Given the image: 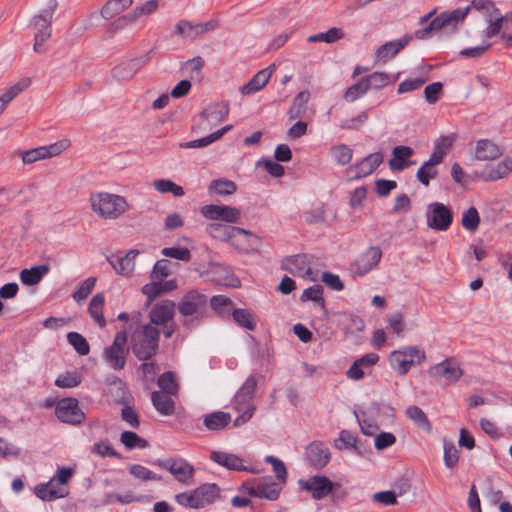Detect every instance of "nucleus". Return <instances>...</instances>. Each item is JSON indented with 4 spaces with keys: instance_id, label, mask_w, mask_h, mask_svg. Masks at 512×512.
Returning a JSON list of instances; mask_svg holds the SVG:
<instances>
[{
    "instance_id": "obj_13",
    "label": "nucleus",
    "mask_w": 512,
    "mask_h": 512,
    "mask_svg": "<svg viewBox=\"0 0 512 512\" xmlns=\"http://www.w3.org/2000/svg\"><path fill=\"white\" fill-rule=\"evenodd\" d=\"M55 414L61 422L71 425L81 424L85 419L84 412L79 408L78 400L73 397L59 400Z\"/></svg>"
},
{
    "instance_id": "obj_21",
    "label": "nucleus",
    "mask_w": 512,
    "mask_h": 512,
    "mask_svg": "<svg viewBox=\"0 0 512 512\" xmlns=\"http://www.w3.org/2000/svg\"><path fill=\"white\" fill-rule=\"evenodd\" d=\"M139 251L132 249L126 254L117 253L107 257V261L119 275H129L135 267V258Z\"/></svg>"
},
{
    "instance_id": "obj_27",
    "label": "nucleus",
    "mask_w": 512,
    "mask_h": 512,
    "mask_svg": "<svg viewBox=\"0 0 512 512\" xmlns=\"http://www.w3.org/2000/svg\"><path fill=\"white\" fill-rule=\"evenodd\" d=\"M511 172L512 158L505 157L497 164L487 165L482 172V177L486 181H496L506 178Z\"/></svg>"
},
{
    "instance_id": "obj_39",
    "label": "nucleus",
    "mask_w": 512,
    "mask_h": 512,
    "mask_svg": "<svg viewBox=\"0 0 512 512\" xmlns=\"http://www.w3.org/2000/svg\"><path fill=\"white\" fill-rule=\"evenodd\" d=\"M157 385L161 389L160 392L170 395H177L179 391V384L176 374L172 371L162 373L157 380Z\"/></svg>"
},
{
    "instance_id": "obj_46",
    "label": "nucleus",
    "mask_w": 512,
    "mask_h": 512,
    "mask_svg": "<svg viewBox=\"0 0 512 512\" xmlns=\"http://www.w3.org/2000/svg\"><path fill=\"white\" fill-rule=\"evenodd\" d=\"M344 37V32L341 28H330L326 32H320L308 37V42H326V43H334Z\"/></svg>"
},
{
    "instance_id": "obj_16",
    "label": "nucleus",
    "mask_w": 512,
    "mask_h": 512,
    "mask_svg": "<svg viewBox=\"0 0 512 512\" xmlns=\"http://www.w3.org/2000/svg\"><path fill=\"white\" fill-rule=\"evenodd\" d=\"M430 214L427 216L428 226L439 231H446L450 227L453 215L449 207L443 203L434 202L429 205Z\"/></svg>"
},
{
    "instance_id": "obj_26",
    "label": "nucleus",
    "mask_w": 512,
    "mask_h": 512,
    "mask_svg": "<svg viewBox=\"0 0 512 512\" xmlns=\"http://www.w3.org/2000/svg\"><path fill=\"white\" fill-rule=\"evenodd\" d=\"M306 459L310 466L322 469L330 460L329 449L320 442H313L307 447Z\"/></svg>"
},
{
    "instance_id": "obj_4",
    "label": "nucleus",
    "mask_w": 512,
    "mask_h": 512,
    "mask_svg": "<svg viewBox=\"0 0 512 512\" xmlns=\"http://www.w3.org/2000/svg\"><path fill=\"white\" fill-rule=\"evenodd\" d=\"M207 297L196 290L187 292L177 304L178 312L184 317H192L183 321V325L194 327L205 317Z\"/></svg>"
},
{
    "instance_id": "obj_44",
    "label": "nucleus",
    "mask_w": 512,
    "mask_h": 512,
    "mask_svg": "<svg viewBox=\"0 0 512 512\" xmlns=\"http://www.w3.org/2000/svg\"><path fill=\"white\" fill-rule=\"evenodd\" d=\"M504 22L507 23V13L505 15H501L500 12L498 15L486 20L487 27L484 30V36L486 38H492L497 35L501 36Z\"/></svg>"
},
{
    "instance_id": "obj_25",
    "label": "nucleus",
    "mask_w": 512,
    "mask_h": 512,
    "mask_svg": "<svg viewBox=\"0 0 512 512\" xmlns=\"http://www.w3.org/2000/svg\"><path fill=\"white\" fill-rule=\"evenodd\" d=\"M210 460L218 465L234 471H249L255 472L254 468H248L243 465V460L235 454L224 451H212Z\"/></svg>"
},
{
    "instance_id": "obj_48",
    "label": "nucleus",
    "mask_w": 512,
    "mask_h": 512,
    "mask_svg": "<svg viewBox=\"0 0 512 512\" xmlns=\"http://www.w3.org/2000/svg\"><path fill=\"white\" fill-rule=\"evenodd\" d=\"M153 187L160 193H172L176 197H182L184 189L169 179H157L153 182Z\"/></svg>"
},
{
    "instance_id": "obj_31",
    "label": "nucleus",
    "mask_w": 512,
    "mask_h": 512,
    "mask_svg": "<svg viewBox=\"0 0 512 512\" xmlns=\"http://www.w3.org/2000/svg\"><path fill=\"white\" fill-rule=\"evenodd\" d=\"M171 396L160 391H153L151 393V402L159 414L171 416L175 413V401Z\"/></svg>"
},
{
    "instance_id": "obj_7",
    "label": "nucleus",
    "mask_w": 512,
    "mask_h": 512,
    "mask_svg": "<svg viewBox=\"0 0 512 512\" xmlns=\"http://www.w3.org/2000/svg\"><path fill=\"white\" fill-rule=\"evenodd\" d=\"M316 261L317 258L312 254H295L282 259L281 269L294 276L315 281L316 276L312 271V266L315 265Z\"/></svg>"
},
{
    "instance_id": "obj_14",
    "label": "nucleus",
    "mask_w": 512,
    "mask_h": 512,
    "mask_svg": "<svg viewBox=\"0 0 512 512\" xmlns=\"http://www.w3.org/2000/svg\"><path fill=\"white\" fill-rule=\"evenodd\" d=\"M67 148L65 142H56L48 146H40L33 149L19 151L17 155L21 157L24 164H32L38 160L51 158L59 155Z\"/></svg>"
},
{
    "instance_id": "obj_22",
    "label": "nucleus",
    "mask_w": 512,
    "mask_h": 512,
    "mask_svg": "<svg viewBox=\"0 0 512 512\" xmlns=\"http://www.w3.org/2000/svg\"><path fill=\"white\" fill-rule=\"evenodd\" d=\"M382 162L383 155L381 152H375L352 165L348 171L354 174V179H360L372 174Z\"/></svg>"
},
{
    "instance_id": "obj_30",
    "label": "nucleus",
    "mask_w": 512,
    "mask_h": 512,
    "mask_svg": "<svg viewBox=\"0 0 512 512\" xmlns=\"http://www.w3.org/2000/svg\"><path fill=\"white\" fill-rule=\"evenodd\" d=\"M502 155L500 147L489 139L477 141L475 146V158L479 161L494 160Z\"/></svg>"
},
{
    "instance_id": "obj_58",
    "label": "nucleus",
    "mask_w": 512,
    "mask_h": 512,
    "mask_svg": "<svg viewBox=\"0 0 512 512\" xmlns=\"http://www.w3.org/2000/svg\"><path fill=\"white\" fill-rule=\"evenodd\" d=\"M96 277H89L85 279L77 288V290L72 294L73 299L80 303L85 300L88 295L92 292L96 284Z\"/></svg>"
},
{
    "instance_id": "obj_12",
    "label": "nucleus",
    "mask_w": 512,
    "mask_h": 512,
    "mask_svg": "<svg viewBox=\"0 0 512 512\" xmlns=\"http://www.w3.org/2000/svg\"><path fill=\"white\" fill-rule=\"evenodd\" d=\"M298 485L300 489L310 492L315 500L324 499L332 494L336 487H339V484L333 483L328 477L320 475L308 479H299Z\"/></svg>"
},
{
    "instance_id": "obj_9",
    "label": "nucleus",
    "mask_w": 512,
    "mask_h": 512,
    "mask_svg": "<svg viewBox=\"0 0 512 512\" xmlns=\"http://www.w3.org/2000/svg\"><path fill=\"white\" fill-rule=\"evenodd\" d=\"M129 349L127 347V332L116 333L112 344L104 349L103 356L110 368L122 370L126 365Z\"/></svg>"
},
{
    "instance_id": "obj_19",
    "label": "nucleus",
    "mask_w": 512,
    "mask_h": 512,
    "mask_svg": "<svg viewBox=\"0 0 512 512\" xmlns=\"http://www.w3.org/2000/svg\"><path fill=\"white\" fill-rule=\"evenodd\" d=\"M412 38V35L405 34L400 39L389 41L381 45L374 54L375 61L382 64L387 63L391 58H393L402 49H404L412 40Z\"/></svg>"
},
{
    "instance_id": "obj_17",
    "label": "nucleus",
    "mask_w": 512,
    "mask_h": 512,
    "mask_svg": "<svg viewBox=\"0 0 512 512\" xmlns=\"http://www.w3.org/2000/svg\"><path fill=\"white\" fill-rule=\"evenodd\" d=\"M154 465L168 470L179 482L186 483L192 478L194 468L183 459L156 460Z\"/></svg>"
},
{
    "instance_id": "obj_50",
    "label": "nucleus",
    "mask_w": 512,
    "mask_h": 512,
    "mask_svg": "<svg viewBox=\"0 0 512 512\" xmlns=\"http://www.w3.org/2000/svg\"><path fill=\"white\" fill-rule=\"evenodd\" d=\"M369 89L379 90L388 86L392 79L386 72L376 71L364 77Z\"/></svg>"
},
{
    "instance_id": "obj_33",
    "label": "nucleus",
    "mask_w": 512,
    "mask_h": 512,
    "mask_svg": "<svg viewBox=\"0 0 512 512\" xmlns=\"http://www.w3.org/2000/svg\"><path fill=\"white\" fill-rule=\"evenodd\" d=\"M231 422V415L223 411L212 412L204 416V426L210 431H220Z\"/></svg>"
},
{
    "instance_id": "obj_3",
    "label": "nucleus",
    "mask_w": 512,
    "mask_h": 512,
    "mask_svg": "<svg viewBox=\"0 0 512 512\" xmlns=\"http://www.w3.org/2000/svg\"><path fill=\"white\" fill-rule=\"evenodd\" d=\"M160 331L151 324H144L134 331L131 337V349L140 361L151 359L158 351Z\"/></svg>"
},
{
    "instance_id": "obj_23",
    "label": "nucleus",
    "mask_w": 512,
    "mask_h": 512,
    "mask_svg": "<svg viewBox=\"0 0 512 512\" xmlns=\"http://www.w3.org/2000/svg\"><path fill=\"white\" fill-rule=\"evenodd\" d=\"M175 303L170 300L156 304L149 312V323L155 327L174 320Z\"/></svg>"
},
{
    "instance_id": "obj_10",
    "label": "nucleus",
    "mask_w": 512,
    "mask_h": 512,
    "mask_svg": "<svg viewBox=\"0 0 512 512\" xmlns=\"http://www.w3.org/2000/svg\"><path fill=\"white\" fill-rule=\"evenodd\" d=\"M428 374L440 385L448 386L460 379L463 375V370L456 360L446 358L442 362L431 366L428 369Z\"/></svg>"
},
{
    "instance_id": "obj_32",
    "label": "nucleus",
    "mask_w": 512,
    "mask_h": 512,
    "mask_svg": "<svg viewBox=\"0 0 512 512\" xmlns=\"http://www.w3.org/2000/svg\"><path fill=\"white\" fill-rule=\"evenodd\" d=\"M49 271L50 266L47 264L34 266L30 269H23L19 275L20 281L24 285L34 286L38 284Z\"/></svg>"
},
{
    "instance_id": "obj_5",
    "label": "nucleus",
    "mask_w": 512,
    "mask_h": 512,
    "mask_svg": "<svg viewBox=\"0 0 512 512\" xmlns=\"http://www.w3.org/2000/svg\"><path fill=\"white\" fill-rule=\"evenodd\" d=\"M255 391L256 379L253 377V375H251L234 396L233 406L238 412L241 413L235 419L234 426H241L252 418L255 409Z\"/></svg>"
},
{
    "instance_id": "obj_54",
    "label": "nucleus",
    "mask_w": 512,
    "mask_h": 512,
    "mask_svg": "<svg viewBox=\"0 0 512 512\" xmlns=\"http://www.w3.org/2000/svg\"><path fill=\"white\" fill-rule=\"evenodd\" d=\"M300 300L302 302L313 301L319 307L323 308L325 306V301L323 298V287L319 284L308 287L303 291Z\"/></svg>"
},
{
    "instance_id": "obj_61",
    "label": "nucleus",
    "mask_w": 512,
    "mask_h": 512,
    "mask_svg": "<svg viewBox=\"0 0 512 512\" xmlns=\"http://www.w3.org/2000/svg\"><path fill=\"white\" fill-rule=\"evenodd\" d=\"M81 383V376L77 372H66L60 374L56 380L55 385L60 388H73Z\"/></svg>"
},
{
    "instance_id": "obj_62",
    "label": "nucleus",
    "mask_w": 512,
    "mask_h": 512,
    "mask_svg": "<svg viewBox=\"0 0 512 512\" xmlns=\"http://www.w3.org/2000/svg\"><path fill=\"white\" fill-rule=\"evenodd\" d=\"M129 472L132 476H134L137 479H140L142 481H149V480H155L160 481L162 478L161 476H158L153 471L149 470L148 468L139 465V464H133L129 467Z\"/></svg>"
},
{
    "instance_id": "obj_43",
    "label": "nucleus",
    "mask_w": 512,
    "mask_h": 512,
    "mask_svg": "<svg viewBox=\"0 0 512 512\" xmlns=\"http://www.w3.org/2000/svg\"><path fill=\"white\" fill-rule=\"evenodd\" d=\"M120 441L127 450H132L136 447L144 449L149 446L147 440L141 438L133 431H123L120 435Z\"/></svg>"
},
{
    "instance_id": "obj_28",
    "label": "nucleus",
    "mask_w": 512,
    "mask_h": 512,
    "mask_svg": "<svg viewBox=\"0 0 512 512\" xmlns=\"http://www.w3.org/2000/svg\"><path fill=\"white\" fill-rule=\"evenodd\" d=\"M219 487L216 484L206 483L193 490L196 509L204 508L215 501L219 495Z\"/></svg>"
},
{
    "instance_id": "obj_64",
    "label": "nucleus",
    "mask_w": 512,
    "mask_h": 512,
    "mask_svg": "<svg viewBox=\"0 0 512 512\" xmlns=\"http://www.w3.org/2000/svg\"><path fill=\"white\" fill-rule=\"evenodd\" d=\"M459 453L453 442H444V463L447 468H454L457 465Z\"/></svg>"
},
{
    "instance_id": "obj_40",
    "label": "nucleus",
    "mask_w": 512,
    "mask_h": 512,
    "mask_svg": "<svg viewBox=\"0 0 512 512\" xmlns=\"http://www.w3.org/2000/svg\"><path fill=\"white\" fill-rule=\"evenodd\" d=\"M407 417L420 429L424 431L431 430L430 421L425 412L416 405H411L406 409Z\"/></svg>"
},
{
    "instance_id": "obj_51",
    "label": "nucleus",
    "mask_w": 512,
    "mask_h": 512,
    "mask_svg": "<svg viewBox=\"0 0 512 512\" xmlns=\"http://www.w3.org/2000/svg\"><path fill=\"white\" fill-rule=\"evenodd\" d=\"M35 494L43 501H53L66 496L65 490H50L49 484L40 483L35 487Z\"/></svg>"
},
{
    "instance_id": "obj_15",
    "label": "nucleus",
    "mask_w": 512,
    "mask_h": 512,
    "mask_svg": "<svg viewBox=\"0 0 512 512\" xmlns=\"http://www.w3.org/2000/svg\"><path fill=\"white\" fill-rule=\"evenodd\" d=\"M201 214L209 220L236 223L241 217L238 208L227 205L208 204L201 208Z\"/></svg>"
},
{
    "instance_id": "obj_35",
    "label": "nucleus",
    "mask_w": 512,
    "mask_h": 512,
    "mask_svg": "<svg viewBox=\"0 0 512 512\" xmlns=\"http://www.w3.org/2000/svg\"><path fill=\"white\" fill-rule=\"evenodd\" d=\"M229 113V107L226 103H216L209 105L202 113L208 123L216 124L225 120Z\"/></svg>"
},
{
    "instance_id": "obj_45",
    "label": "nucleus",
    "mask_w": 512,
    "mask_h": 512,
    "mask_svg": "<svg viewBox=\"0 0 512 512\" xmlns=\"http://www.w3.org/2000/svg\"><path fill=\"white\" fill-rule=\"evenodd\" d=\"M333 160L340 166L350 163L353 157V150L346 144H338L331 148Z\"/></svg>"
},
{
    "instance_id": "obj_6",
    "label": "nucleus",
    "mask_w": 512,
    "mask_h": 512,
    "mask_svg": "<svg viewBox=\"0 0 512 512\" xmlns=\"http://www.w3.org/2000/svg\"><path fill=\"white\" fill-rule=\"evenodd\" d=\"M425 359V351L417 346H405L389 355L390 365L399 375H406L412 366L421 364Z\"/></svg>"
},
{
    "instance_id": "obj_52",
    "label": "nucleus",
    "mask_w": 512,
    "mask_h": 512,
    "mask_svg": "<svg viewBox=\"0 0 512 512\" xmlns=\"http://www.w3.org/2000/svg\"><path fill=\"white\" fill-rule=\"evenodd\" d=\"M68 343L73 346L75 351L81 355L86 356L90 352V346L87 340L78 332H69L67 334Z\"/></svg>"
},
{
    "instance_id": "obj_57",
    "label": "nucleus",
    "mask_w": 512,
    "mask_h": 512,
    "mask_svg": "<svg viewBox=\"0 0 512 512\" xmlns=\"http://www.w3.org/2000/svg\"><path fill=\"white\" fill-rule=\"evenodd\" d=\"M171 262L167 259L158 260L150 273L151 280L163 282L166 277L171 273Z\"/></svg>"
},
{
    "instance_id": "obj_47",
    "label": "nucleus",
    "mask_w": 512,
    "mask_h": 512,
    "mask_svg": "<svg viewBox=\"0 0 512 512\" xmlns=\"http://www.w3.org/2000/svg\"><path fill=\"white\" fill-rule=\"evenodd\" d=\"M236 190L237 185L235 182L222 179L213 180L208 187L209 193H216L222 196L231 195L235 193Z\"/></svg>"
},
{
    "instance_id": "obj_34",
    "label": "nucleus",
    "mask_w": 512,
    "mask_h": 512,
    "mask_svg": "<svg viewBox=\"0 0 512 512\" xmlns=\"http://www.w3.org/2000/svg\"><path fill=\"white\" fill-rule=\"evenodd\" d=\"M105 303V296L103 293H97L92 297L88 306V313L99 325L100 328L106 326V320L103 315V307Z\"/></svg>"
},
{
    "instance_id": "obj_63",
    "label": "nucleus",
    "mask_w": 512,
    "mask_h": 512,
    "mask_svg": "<svg viewBox=\"0 0 512 512\" xmlns=\"http://www.w3.org/2000/svg\"><path fill=\"white\" fill-rule=\"evenodd\" d=\"M357 438L349 430H342L339 433V437L335 440V447L339 450L356 448Z\"/></svg>"
},
{
    "instance_id": "obj_49",
    "label": "nucleus",
    "mask_w": 512,
    "mask_h": 512,
    "mask_svg": "<svg viewBox=\"0 0 512 512\" xmlns=\"http://www.w3.org/2000/svg\"><path fill=\"white\" fill-rule=\"evenodd\" d=\"M212 309L221 316L230 314L233 311V302L224 295H215L210 299Z\"/></svg>"
},
{
    "instance_id": "obj_8",
    "label": "nucleus",
    "mask_w": 512,
    "mask_h": 512,
    "mask_svg": "<svg viewBox=\"0 0 512 512\" xmlns=\"http://www.w3.org/2000/svg\"><path fill=\"white\" fill-rule=\"evenodd\" d=\"M58 3L56 0H49L47 7L43 9L38 15L33 17V26L35 32V43L34 51L41 52V45L47 41L51 36V23L55 10L57 9Z\"/></svg>"
},
{
    "instance_id": "obj_38",
    "label": "nucleus",
    "mask_w": 512,
    "mask_h": 512,
    "mask_svg": "<svg viewBox=\"0 0 512 512\" xmlns=\"http://www.w3.org/2000/svg\"><path fill=\"white\" fill-rule=\"evenodd\" d=\"M132 0H109L101 9L103 18L109 20L122 13L132 5Z\"/></svg>"
},
{
    "instance_id": "obj_24",
    "label": "nucleus",
    "mask_w": 512,
    "mask_h": 512,
    "mask_svg": "<svg viewBox=\"0 0 512 512\" xmlns=\"http://www.w3.org/2000/svg\"><path fill=\"white\" fill-rule=\"evenodd\" d=\"M206 231L211 237L220 241H231L237 235L252 236V232L243 228L219 223L208 224Z\"/></svg>"
},
{
    "instance_id": "obj_56",
    "label": "nucleus",
    "mask_w": 512,
    "mask_h": 512,
    "mask_svg": "<svg viewBox=\"0 0 512 512\" xmlns=\"http://www.w3.org/2000/svg\"><path fill=\"white\" fill-rule=\"evenodd\" d=\"M240 491L244 494L242 496L236 495L232 498V505L235 507H246L251 503L250 498L246 495L256 496V487L254 485H249L248 483H243L240 487Z\"/></svg>"
},
{
    "instance_id": "obj_59",
    "label": "nucleus",
    "mask_w": 512,
    "mask_h": 512,
    "mask_svg": "<svg viewBox=\"0 0 512 512\" xmlns=\"http://www.w3.org/2000/svg\"><path fill=\"white\" fill-rule=\"evenodd\" d=\"M369 118L367 111H361L355 117L340 122L339 127L343 130H359Z\"/></svg>"
},
{
    "instance_id": "obj_2",
    "label": "nucleus",
    "mask_w": 512,
    "mask_h": 512,
    "mask_svg": "<svg viewBox=\"0 0 512 512\" xmlns=\"http://www.w3.org/2000/svg\"><path fill=\"white\" fill-rule=\"evenodd\" d=\"M89 203L92 211L104 220H116L130 209L125 197L108 192L92 193Z\"/></svg>"
},
{
    "instance_id": "obj_18",
    "label": "nucleus",
    "mask_w": 512,
    "mask_h": 512,
    "mask_svg": "<svg viewBox=\"0 0 512 512\" xmlns=\"http://www.w3.org/2000/svg\"><path fill=\"white\" fill-rule=\"evenodd\" d=\"M382 258V251L377 246L369 247L353 263V270L359 276H364L377 267Z\"/></svg>"
},
{
    "instance_id": "obj_37",
    "label": "nucleus",
    "mask_w": 512,
    "mask_h": 512,
    "mask_svg": "<svg viewBox=\"0 0 512 512\" xmlns=\"http://www.w3.org/2000/svg\"><path fill=\"white\" fill-rule=\"evenodd\" d=\"M310 99V92L307 90L300 91L292 101L288 111L290 119L301 117L307 110V103Z\"/></svg>"
},
{
    "instance_id": "obj_20",
    "label": "nucleus",
    "mask_w": 512,
    "mask_h": 512,
    "mask_svg": "<svg viewBox=\"0 0 512 512\" xmlns=\"http://www.w3.org/2000/svg\"><path fill=\"white\" fill-rule=\"evenodd\" d=\"M152 52L145 56L134 58L115 66L112 70L113 76L119 80L126 81L131 79L148 62Z\"/></svg>"
},
{
    "instance_id": "obj_55",
    "label": "nucleus",
    "mask_w": 512,
    "mask_h": 512,
    "mask_svg": "<svg viewBox=\"0 0 512 512\" xmlns=\"http://www.w3.org/2000/svg\"><path fill=\"white\" fill-rule=\"evenodd\" d=\"M282 484L275 483H258V498H266L268 500L274 501L279 498Z\"/></svg>"
},
{
    "instance_id": "obj_42",
    "label": "nucleus",
    "mask_w": 512,
    "mask_h": 512,
    "mask_svg": "<svg viewBox=\"0 0 512 512\" xmlns=\"http://www.w3.org/2000/svg\"><path fill=\"white\" fill-rule=\"evenodd\" d=\"M31 85V79L24 77L17 83L9 87L5 93L0 97V100L7 106L14 98H16L21 92L26 90Z\"/></svg>"
},
{
    "instance_id": "obj_36",
    "label": "nucleus",
    "mask_w": 512,
    "mask_h": 512,
    "mask_svg": "<svg viewBox=\"0 0 512 512\" xmlns=\"http://www.w3.org/2000/svg\"><path fill=\"white\" fill-rule=\"evenodd\" d=\"M231 129L230 125L222 127L217 131L211 133L208 136L202 137L200 139L191 140L188 142L180 143L181 148H201L212 144L213 142L219 140L226 132Z\"/></svg>"
},
{
    "instance_id": "obj_11",
    "label": "nucleus",
    "mask_w": 512,
    "mask_h": 512,
    "mask_svg": "<svg viewBox=\"0 0 512 512\" xmlns=\"http://www.w3.org/2000/svg\"><path fill=\"white\" fill-rule=\"evenodd\" d=\"M218 26L219 21L217 19L199 23L183 19L176 23L172 34L181 36L183 39L195 40L208 32L214 31Z\"/></svg>"
},
{
    "instance_id": "obj_60",
    "label": "nucleus",
    "mask_w": 512,
    "mask_h": 512,
    "mask_svg": "<svg viewBox=\"0 0 512 512\" xmlns=\"http://www.w3.org/2000/svg\"><path fill=\"white\" fill-rule=\"evenodd\" d=\"M480 223V216L475 207H470L462 215V226L468 231H475Z\"/></svg>"
},
{
    "instance_id": "obj_53",
    "label": "nucleus",
    "mask_w": 512,
    "mask_h": 512,
    "mask_svg": "<svg viewBox=\"0 0 512 512\" xmlns=\"http://www.w3.org/2000/svg\"><path fill=\"white\" fill-rule=\"evenodd\" d=\"M265 462L272 465V471L279 484H285L288 477L287 468L282 460L279 458L269 455L265 457Z\"/></svg>"
},
{
    "instance_id": "obj_1",
    "label": "nucleus",
    "mask_w": 512,
    "mask_h": 512,
    "mask_svg": "<svg viewBox=\"0 0 512 512\" xmlns=\"http://www.w3.org/2000/svg\"><path fill=\"white\" fill-rule=\"evenodd\" d=\"M471 10L480 12L485 21L491 17L498 15L500 12L491 0H472L471 4L466 7H459L453 11H445L436 16V18L426 27L418 29L414 33L417 39L429 38L433 33L442 29L454 30L464 21Z\"/></svg>"
},
{
    "instance_id": "obj_41",
    "label": "nucleus",
    "mask_w": 512,
    "mask_h": 512,
    "mask_svg": "<svg viewBox=\"0 0 512 512\" xmlns=\"http://www.w3.org/2000/svg\"><path fill=\"white\" fill-rule=\"evenodd\" d=\"M368 91L369 87L367 81L362 77L359 81L346 89L343 98L345 101L352 103L363 97Z\"/></svg>"
},
{
    "instance_id": "obj_29",
    "label": "nucleus",
    "mask_w": 512,
    "mask_h": 512,
    "mask_svg": "<svg viewBox=\"0 0 512 512\" xmlns=\"http://www.w3.org/2000/svg\"><path fill=\"white\" fill-rule=\"evenodd\" d=\"M392 154L393 158L389 160V167L393 171H402L415 163L407 160L414 154L413 149L409 146H396L393 148Z\"/></svg>"
}]
</instances>
